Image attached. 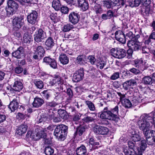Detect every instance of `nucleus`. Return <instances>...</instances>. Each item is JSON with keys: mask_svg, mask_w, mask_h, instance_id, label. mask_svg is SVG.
<instances>
[{"mask_svg": "<svg viewBox=\"0 0 155 155\" xmlns=\"http://www.w3.org/2000/svg\"><path fill=\"white\" fill-rule=\"evenodd\" d=\"M110 111H112V114H114L113 117L115 120L118 113V106H116L114 108L111 109Z\"/></svg>", "mask_w": 155, "mask_h": 155, "instance_id": "nucleus-47", "label": "nucleus"}, {"mask_svg": "<svg viewBox=\"0 0 155 155\" xmlns=\"http://www.w3.org/2000/svg\"><path fill=\"white\" fill-rule=\"evenodd\" d=\"M129 71L134 74H137L140 73V71L139 70L135 68H133L129 70Z\"/></svg>", "mask_w": 155, "mask_h": 155, "instance_id": "nucleus-62", "label": "nucleus"}, {"mask_svg": "<svg viewBox=\"0 0 155 155\" xmlns=\"http://www.w3.org/2000/svg\"><path fill=\"white\" fill-rule=\"evenodd\" d=\"M58 103L53 101L46 102V107L48 108L53 107L58 105Z\"/></svg>", "mask_w": 155, "mask_h": 155, "instance_id": "nucleus-43", "label": "nucleus"}, {"mask_svg": "<svg viewBox=\"0 0 155 155\" xmlns=\"http://www.w3.org/2000/svg\"><path fill=\"white\" fill-rule=\"evenodd\" d=\"M150 123L153 124L154 120L152 117L148 114H144L142 117V119L138 122L139 128L140 130L144 131L145 130H149L150 128Z\"/></svg>", "mask_w": 155, "mask_h": 155, "instance_id": "nucleus-1", "label": "nucleus"}, {"mask_svg": "<svg viewBox=\"0 0 155 155\" xmlns=\"http://www.w3.org/2000/svg\"><path fill=\"white\" fill-rule=\"evenodd\" d=\"M34 36L35 41L38 43L41 42L46 37L45 32L41 28L38 29V33Z\"/></svg>", "mask_w": 155, "mask_h": 155, "instance_id": "nucleus-9", "label": "nucleus"}, {"mask_svg": "<svg viewBox=\"0 0 155 155\" xmlns=\"http://www.w3.org/2000/svg\"><path fill=\"white\" fill-rule=\"evenodd\" d=\"M17 117L19 120L24 119L25 117V114L22 113H18L17 115Z\"/></svg>", "mask_w": 155, "mask_h": 155, "instance_id": "nucleus-59", "label": "nucleus"}, {"mask_svg": "<svg viewBox=\"0 0 155 155\" xmlns=\"http://www.w3.org/2000/svg\"><path fill=\"white\" fill-rule=\"evenodd\" d=\"M61 4L59 0H54L52 3V7L56 10H58L61 8Z\"/></svg>", "mask_w": 155, "mask_h": 155, "instance_id": "nucleus-33", "label": "nucleus"}, {"mask_svg": "<svg viewBox=\"0 0 155 155\" xmlns=\"http://www.w3.org/2000/svg\"><path fill=\"white\" fill-rule=\"evenodd\" d=\"M44 103V101L42 98L37 96L34 98L32 104L33 107L38 108L41 107Z\"/></svg>", "mask_w": 155, "mask_h": 155, "instance_id": "nucleus-15", "label": "nucleus"}, {"mask_svg": "<svg viewBox=\"0 0 155 155\" xmlns=\"http://www.w3.org/2000/svg\"><path fill=\"white\" fill-rule=\"evenodd\" d=\"M108 129L106 127L96 125L94 127V131L97 134H107L109 132Z\"/></svg>", "mask_w": 155, "mask_h": 155, "instance_id": "nucleus-8", "label": "nucleus"}, {"mask_svg": "<svg viewBox=\"0 0 155 155\" xmlns=\"http://www.w3.org/2000/svg\"><path fill=\"white\" fill-rule=\"evenodd\" d=\"M45 44L48 49L52 48L54 45V41L51 37H49L45 41Z\"/></svg>", "mask_w": 155, "mask_h": 155, "instance_id": "nucleus-25", "label": "nucleus"}, {"mask_svg": "<svg viewBox=\"0 0 155 155\" xmlns=\"http://www.w3.org/2000/svg\"><path fill=\"white\" fill-rule=\"evenodd\" d=\"M24 52V49L23 47H19L17 49L12 53V57L17 59L21 58V56H23Z\"/></svg>", "mask_w": 155, "mask_h": 155, "instance_id": "nucleus-14", "label": "nucleus"}, {"mask_svg": "<svg viewBox=\"0 0 155 155\" xmlns=\"http://www.w3.org/2000/svg\"><path fill=\"white\" fill-rule=\"evenodd\" d=\"M143 83L146 85H151L153 82V78L149 76H145L143 78Z\"/></svg>", "mask_w": 155, "mask_h": 155, "instance_id": "nucleus-27", "label": "nucleus"}, {"mask_svg": "<svg viewBox=\"0 0 155 155\" xmlns=\"http://www.w3.org/2000/svg\"><path fill=\"white\" fill-rule=\"evenodd\" d=\"M23 88L22 83L19 81L17 80L14 82L13 89L15 91H20Z\"/></svg>", "mask_w": 155, "mask_h": 155, "instance_id": "nucleus-23", "label": "nucleus"}, {"mask_svg": "<svg viewBox=\"0 0 155 155\" xmlns=\"http://www.w3.org/2000/svg\"><path fill=\"white\" fill-rule=\"evenodd\" d=\"M66 93L67 95L68 96V100H71L73 95L72 90L70 88H68L67 89Z\"/></svg>", "mask_w": 155, "mask_h": 155, "instance_id": "nucleus-53", "label": "nucleus"}, {"mask_svg": "<svg viewBox=\"0 0 155 155\" xmlns=\"http://www.w3.org/2000/svg\"><path fill=\"white\" fill-rule=\"evenodd\" d=\"M51 91L50 90H46L43 91L42 93L43 96L47 100H48L51 96Z\"/></svg>", "mask_w": 155, "mask_h": 155, "instance_id": "nucleus-39", "label": "nucleus"}, {"mask_svg": "<svg viewBox=\"0 0 155 155\" xmlns=\"http://www.w3.org/2000/svg\"><path fill=\"white\" fill-rule=\"evenodd\" d=\"M113 115L114 114H112V111L109 110L107 107H105L101 112L100 117V118L104 120L108 119L115 120Z\"/></svg>", "mask_w": 155, "mask_h": 155, "instance_id": "nucleus-6", "label": "nucleus"}, {"mask_svg": "<svg viewBox=\"0 0 155 155\" xmlns=\"http://www.w3.org/2000/svg\"><path fill=\"white\" fill-rule=\"evenodd\" d=\"M143 61L142 59H137L134 61V65L136 67H138L142 71L147 69L146 66V62L143 64Z\"/></svg>", "mask_w": 155, "mask_h": 155, "instance_id": "nucleus-13", "label": "nucleus"}, {"mask_svg": "<svg viewBox=\"0 0 155 155\" xmlns=\"http://www.w3.org/2000/svg\"><path fill=\"white\" fill-rule=\"evenodd\" d=\"M143 99L139 96H134L132 98L131 101V104L132 106H136L139 103L142 102Z\"/></svg>", "mask_w": 155, "mask_h": 155, "instance_id": "nucleus-26", "label": "nucleus"}, {"mask_svg": "<svg viewBox=\"0 0 155 155\" xmlns=\"http://www.w3.org/2000/svg\"><path fill=\"white\" fill-rule=\"evenodd\" d=\"M87 59L91 64L92 65L95 64L96 59L94 56L90 55L88 57Z\"/></svg>", "mask_w": 155, "mask_h": 155, "instance_id": "nucleus-54", "label": "nucleus"}, {"mask_svg": "<svg viewBox=\"0 0 155 155\" xmlns=\"http://www.w3.org/2000/svg\"><path fill=\"white\" fill-rule=\"evenodd\" d=\"M91 114L92 115L84 117L82 120L86 123H89L94 121L96 119L97 114L94 113Z\"/></svg>", "mask_w": 155, "mask_h": 155, "instance_id": "nucleus-19", "label": "nucleus"}, {"mask_svg": "<svg viewBox=\"0 0 155 155\" xmlns=\"http://www.w3.org/2000/svg\"><path fill=\"white\" fill-rule=\"evenodd\" d=\"M85 104L87 105L90 110L94 111L96 110L94 105L92 102L88 101H85Z\"/></svg>", "mask_w": 155, "mask_h": 155, "instance_id": "nucleus-41", "label": "nucleus"}, {"mask_svg": "<svg viewBox=\"0 0 155 155\" xmlns=\"http://www.w3.org/2000/svg\"><path fill=\"white\" fill-rule=\"evenodd\" d=\"M147 142L145 140H142L141 141L140 149L141 150L144 151L147 147Z\"/></svg>", "mask_w": 155, "mask_h": 155, "instance_id": "nucleus-48", "label": "nucleus"}, {"mask_svg": "<svg viewBox=\"0 0 155 155\" xmlns=\"http://www.w3.org/2000/svg\"><path fill=\"white\" fill-rule=\"evenodd\" d=\"M119 77V73L118 72H116L114 73L111 77L110 79L111 80H115Z\"/></svg>", "mask_w": 155, "mask_h": 155, "instance_id": "nucleus-61", "label": "nucleus"}, {"mask_svg": "<svg viewBox=\"0 0 155 155\" xmlns=\"http://www.w3.org/2000/svg\"><path fill=\"white\" fill-rule=\"evenodd\" d=\"M83 57V55L78 56L77 58V62L80 64H84L85 61Z\"/></svg>", "mask_w": 155, "mask_h": 155, "instance_id": "nucleus-49", "label": "nucleus"}, {"mask_svg": "<svg viewBox=\"0 0 155 155\" xmlns=\"http://www.w3.org/2000/svg\"><path fill=\"white\" fill-rule=\"evenodd\" d=\"M80 18L79 15L74 12H71L69 15V21L74 25H75L78 22Z\"/></svg>", "mask_w": 155, "mask_h": 155, "instance_id": "nucleus-10", "label": "nucleus"}, {"mask_svg": "<svg viewBox=\"0 0 155 155\" xmlns=\"http://www.w3.org/2000/svg\"><path fill=\"white\" fill-rule=\"evenodd\" d=\"M129 86H134L137 85V82L135 80L130 79L127 81Z\"/></svg>", "mask_w": 155, "mask_h": 155, "instance_id": "nucleus-55", "label": "nucleus"}, {"mask_svg": "<svg viewBox=\"0 0 155 155\" xmlns=\"http://www.w3.org/2000/svg\"><path fill=\"white\" fill-rule=\"evenodd\" d=\"M45 128L38 127L35 129V131L32 132L31 134V137L34 140H37L41 138H45L47 134L45 132Z\"/></svg>", "mask_w": 155, "mask_h": 155, "instance_id": "nucleus-3", "label": "nucleus"}, {"mask_svg": "<svg viewBox=\"0 0 155 155\" xmlns=\"http://www.w3.org/2000/svg\"><path fill=\"white\" fill-rule=\"evenodd\" d=\"M15 72L18 74L21 73L23 71V68L20 67H16L15 69Z\"/></svg>", "mask_w": 155, "mask_h": 155, "instance_id": "nucleus-63", "label": "nucleus"}, {"mask_svg": "<svg viewBox=\"0 0 155 155\" xmlns=\"http://www.w3.org/2000/svg\"><path fill=\"white\" fill-rule=\"evenodd\" d=\"M5 10L6 12L7 15L8 16L12 15L15 11L11 8H10L8 5V7L6 8Z\"/></svg>", "mask_w": 155, "mask_h": 155, "instance_id": "nucleus-46", "label": "nucleus"}, {"mask_svg": "<svg viewBox=\"0 0 155 155\" xmlns=\"http://www.w3.org/2000/svg\"><path fill=\"white\" fill-rule=\"evenodd\" d=\"M126 36L128 37L130 39L133 40L135 36V35L133 34L131 31H129L126 34Z\"/></svg>", "mask_w": 155, "mask_h": 155, "instance_id": "nucleus-64", "label": "nucleus"}, {"mask_svg": "<svg viewBox=\"0 0 155 155\" xmlns=\"http://www.w3.org/2000/svg\"><path fill=\"white\" fill-rule=\"evenodd\" d=\"M24 18L23 16L16 17L13 20V29L18 31L24 24Z\"/></svg>", "mask_w": 155, "mask_h": 155, "instance_id": "nucleus-5", "label": "nucleus"}, {"mask_svg": "<svg viewBox=\"0 0 155 155\" xmlns=\"http://www.w3.org/2000/svg\"><path fill=\"white\" fill-rule=\"evenodd\" d=\"M115 35V38L117 40L123 44L125 43L126 41L125 36L122 31L119 30L116 31Z\"/></svg>", "mask_w": 155, "mask_h": 155, "instance_id": "nucleus-12", "label": "nucleus"}, {"mask_svg": "<svg viewBox=\"0 0 155 155\" xmlns=\"http://www.w3.org/2000/svg\"><path fill=\"white\" fill-rule=\"evenodd\" d=\"M78 4L83 11H85L88 8V4L85 0H78Z\"/></svg>", "mask_w": 155, "mask_h": 155, "instance_id": "nucleus-18", "label": "nucleus"}, {"mask_svg": "<svg viewBox=\"0 0 155 155\" xmlns=\"http://www.w3.org/2000/svg\"><path fill=\"white\" fill-rule=\"evenodd\" d=\"M111 3L115 6H123L125 5L126 0H110Z\"/></svg>", "mask_w": 155, "mask_h": 155, "instance_id": "nucleus-28", "label": "nucleus"}, {"mask_svg": "<svg viewBox=\"0 0 155 155\" xmlns=\"http://www.w3.org/2000/svg\"><path fill=\"white\" fill-rule=\"evenodd\" d=\"M43 61L49 64L51 67L54 69H55L57 67L56 62L54 59L46 57L44 58Z\"/></svg>", "mask_w": 155, "mask_h": 155, "instance_id": "nucleus-16", "label": "nucleus"}, {"mask_svg": "<svg viewBox=\"0 0 155 155\" xmlns=\"http://www.w3.org/2000/svg\"><path fill=\"white\" fill-rule=\"evenodd\" d=\"M89 143L90 144L89 148L91 150L97 149L98 147L97 146L100 145V143L95 142L93 138H91L90 139Z\"/></svg>", "mask_w": 155, "mask_h": 155, "instance_id": "nucleus-21", "label": "nucleus"}, {"mask_svg": "<svg viewBox=\"0 0 155 155\" xmlns=\"http://www.w3.org/2000/svg\"><path fill=\"white\" fill-rule=\"evenodd\" d=\"M121 103L126 108H130L132 106L131 101L128 99L122 100Z\"/></svg>", "mask_w": 155, "mask_h": 155, "instance_id": "nucleus-38", "label": "nucleus"}, {"mask_svg": "<svg viewBox=\"0 0 155 155\" xmlns=\"http://www.w3.org/2000/svg\"><path fill=\"white\" fill-rule=\"evenodd\" d=\"M74 28L73 25L70 24H68L64 25L63 31L64 32L69 31L72 29Z\"/></svg>", "mask_w": 155, "mask_h": 155, "instance_id": "nucleus-45", "label": "nucleus"}, {"mask_svg": "<svg viewBox=\"0 0 155 155\" xmlns=\"http://www.w3.org/2000/svg\"><path fill=\"white\" fill-rule=\"evenodd\" d=\"M137 42L134 40H130L127 43V46L130 48H131L134 46Z\"/></svg>", "mask_w": 155, "mask_h": 155, "instance_id": "nucleus-57", "label": "nucleus"}, {"mask_svg": "<svg viewBox=\"0 0 155 155\" xmlns=\"http://www.w3.org/2000/svg\"><path fill=\"white\" fill-rule=\"evenodd\" d=\"M31 36L29 35L28 32H26L24 34L23 40L24 43H29L31 40Z\"/></svg>", "mask_w": 155, "mask_h": 155, "instance_id": "nucleus-34", "label": "nucleus"}, {"mask_svg": "<svg viewBox=\"0 0 155 155\" xmlns=\"http://www.w3.org/2000/svg\"><path fill=\"white\" fill-rule=\"evenodd\" d=\"M18 107V101L16 99H14L8 105L9 108L12 112L14 111L17 110Z\"/></svg>", "mask_w": 155, "mask_h": 155, "instance_id": "nucleus-17", "label": "nucleus"}, {"mask_svg": "<svg viewBox=\"0 0 155 155\" xmlns=\"http://www.w3.org/2000/svg\"><path fill=\"white\" fill-rule=\"evenodd\" d=\"M65 1L68 5L70 6L74 5L76 4L75 1L73 0H65Z\"/></svg>", "mask_w": 155, "mask_h": 155, "instance_id": "nucleus-60", "label": "nucleus"}, {"mask_svg": "<svg viewBox=\"0 0 155 155\" xmlns=\"http://www.w3.org/2000/svg\"><path fill=\"white\" fill-rule=\"evenodd\" d=\"M145 137H146L145 140L147 143L150 145H153L155 143V140H154L153 138H152L150 136H148L144 133H143Z\"/></svg>", "mask_w": 155, "mask_h": 155, "instance_id": "nucleus-31", "label": "nucleus"}, {"mask_svg": "<svg viewBox=\"0 0 155 155\" xmlns=\"http://www.w3.org/2000/svg\"><path fill=\"white\" fill-rule=\"evenodd\" d=\"M45 152L46 155H51L54 152V149L50 147H46Z\"/></svg>", "mask_w": 155, "mask_h": 155, "instance_id": "nucleus-44", "label": "nucleus"}, {"mask_svg": "<svg viewBox=\"0 0 155 155\" xmlns=\"http://www.w3.org/2000/svg\"><path fill=\"white\" fill-rule=\"evenodd\" d=\"M94 10L97 14H101L102 12L103 11L102 8L99 5H95L94 7Z\"/></svg>", "mask_w": 155, "mask_h": 155, "instance_id": "nucleus-51", "label": "nucleus"}, {"mask_svg": "<svg viewBox=\"0 0 155 155\" xmlns=\"http://www.w3.org/2000/svg\"><path fill=\"white\" fill-rule=\"evenodd\" d=\"M84 71L83 69H80L74 73L73 76V81L74 82H78L83 78Z\"/></svg>", "mask_w": 155, "mask_h": 155, "instance_id": "nucleus-11", "label": "nucleus"}, {"mask_svg": "<svg viewBox=\"0 0 155 155\" xmlns=\"http://www.w3.org/2000/svg\"><path fill=\"white\" fill-rule=\"evenodd\" d=\"M48 117L50 119H53L56 116L55 113L52 110H49L48 113Z\"/></svg>", "mask_w": 155, "mask_h": 155, "instance_id": "nucleus-52", "label": "nucleus"}, {"mask_svg": "<svg viewBox=\"0 0 155 155\" xmlns=\"http://www.w3.org/2000/svg\"><path fill=\"white\" fill-rule=\"evenodd\" d=\"M85 128L84 127L79 126L76 128V130L75 133V135L78 134L79 136L81 135L85 131Z\"/></svg>", "mask_w": 155, "mask_h": 155, "instance_id": "nucleus-36", "label": "nucleus"}, {"mask_svg": "<svg viewBox=\"0 0 155 155\" xmlns=\"http://www.w3.org/2000/svg\"><path fill=\"white\" fill-rule=\"evenodd\" d=\"M143 133H144L148 136L152 137L153 138L154 140H155V131L153 130H148L144 131Z\"/></svg>", "mask_w": 155, "mask_h": 155, "instance_id": "nucleus-42", "label": "nucleus"}, {"mask_svg": "<svg viewBox=\"0 0 155 155\" xmlns=\"http://www.w3.org/2000/svg\"><path fill=\"white\" fill-rule=\"evenodd\" d=\"M103 6L107 8H113L115 6L112 3H111V2H110L108 0H104L102 1Z\"/></svg>", "mask_w": 155, "mask_h": 155, "instance_id": "nucleus-35", "label": "nucleus"}, {"mask_svg": "<svg viewBox=\"0 0 155 155\" xmlns=\"http://www.w3.org/2000/svg\"><path fill=\"white\" fill-rule=\"evenodd\" d=\"M7 4L10 8H11L15 10H16L18 7V5L17 3L13 0H8Z\"/></svg>", "mask_w": 155, "mask_h": 155, "instance_id": "nucleus-30", "label": "nucleus"}, {"mask_svg": "<svg viewBox=\"0 0 155 155\" xmlns=\"http://www.w3.org/2000/svg\"><path fill=\"white\" fill-rule=\"evenodd\" d=\"M45 51L42 46H37L36 48L35 53L38 54L41 57H43L45 53Z\"/></svg>", "mask_w": 155, "mask_h": 155, "instance_id": "nucleus-29", "label": "nucleus"}, {"mask_svg": "<svg viewBox=\"0 0 155 155\" xmlns=\"http://www.w3.org/2000/svg\"><path fill=\"white\" fill-rule=\"evenodd\" d=\"M81 115L80 114L76 113L73 116V120L74 121H77L79 120L80 119Z\"/></svg>", "mask_w": 155, "mask_h": 155, "instance_id": "nucleus-56", "label": "nucleus"}, {"mask_svg": "<svg viewBox=\"0 0 155 155\" xmlns=\"http://www.w3.org/2000/svg\"><path fill=\"white\" fill-rule=\"evenodd\" d=\"M123 151L125 155H137L136 152L133 149H130L127 147L124 148Z\"/></svg>", "mask_w": 155, "mask_h": 155, "instance_id": "nucleus-32", "label": "nucleus"}, {"mask_svg": "<svg viewBox=\"0 0 155 155\" xmlns=\"http://www.w3.org/2000/svg\"><path fill=\"white\" fill-rule=\"evenodd\" d=\"M68 130V127L61 124L57 126L54 132V135L59 140H63L65 139Z\"/></svg>", "mask_w": 155, "mask_h": 155, "instance_id": "nucleus-2", "label": "nucleus"}, {"mask_svg": "<svg viewBox=\"0 0 155 155\" xmlns=\"http://www.w3.org/2000/svg\"><path fill=\"white\" fill-rule=\"evenodd\" d=\"M28 126L25 124H23L20 125L18 128L16 133L19 135H22L27 131Z\"/></svg>", "mask_w": 155, "mask_h": 155, "instance_id": "nucleus-22", "label": "nucleus"}, {"mask_svg": "<svg viewBox=\"0 0 155 155\" xmlns=\"http://www.w3.org/2000/svg\"><path fill=\"white\" fill-rule=\"evenodd\" d=\"M61 8V12L64 14H67L69 11V8L66 6H63Z\"/></svg>", "mask_w": 155, "mask_h": 155, "instance_id": "nucleus-58", "label": "nucleus"}, {"mask_svg": "<svg viewBox=\"0 0 155 155\" xmlns=\"http://www.w3.org/2000/svg\"><path fill=\"white\" fill-rule=\"evenodd\" d=\"M58 113L61 118L66 119L67 118V114L65 110L61 109H59L58 111Z\"/></svg>", "mask_w": 155, "mask_h": 155, "instance_id": "nucleus-40", "label": "nucleus"}, {"mask_svg": "<svg viewBox=\"0 0 155 155\" xmlns=\"http://www.w3.org/2000/svg\"><path fill=\"white\" fill-rule=\"evenodd\" d=\"M38 13L35 10L32 11L27 16L28 21L30 24L35 25L38 22Z\"/></svg>", "mask_w": 155, "mask_h": 155, "instance_id": "nucleus-7", "label": "nucleus"}, {"mask_svg": "<svg viewBox=\"0 0 155 155\" xmlns=\"http://www.w3.org/2000/svg\"><path fill=\"white\" fill-rule=\"evenodd\" d=\"M59 59L61 63L63 64H66L69 62V58L65 54H61L60 55Z\"/></svg>", "mask_w": 155, "mask_h": 155, "instance_id": "nucleus-24", "label": "nucleus"}, {"mask_svg": "<svg viewBox=\"0 0 155 155\" xmlns=\"http://www.w3.org/2000/svg\"><path fill=\"white\" fill-rule=\"evenodd\" d=\"M132 140L134 142L139 141L140 140V136L137 134H132L131 136Z\"/></svg>", "mask_w": 155, "mask_h": 155, "instance_id": "nucleus-50", "label": "nucleus"}, {"mask_svg": "<svg viewBox=\"0 0 155 155\" xmlns=\"http://www.w3.org/2000/svg\"><path fill=\"white\" fill-rule=\"evenodd\" d=\"M34 83L37 87L40 89L44 87V84L42 81L41 80H35Z\"/></svg>", "mask_w": 155, "mask_h": 155, "instance_id": "nucleus-37", "label": "nucleus"}, {"mask_svg": "<svg viewBox=\"0 0 155 155\" xmlns=\"http://www.w3.org/2000/svg\"><path fill=\"white\" fill-rule=\"evenodd\" d=\"M76 154L77 155H86L87 154V150L86 147L82 145L77 148L76 150Z\"/></svg>", "mask_w": 155, "mask_h": 155, "instance_id": "nucleus-20", "label": "nucleus"}, {"mask_svg": "<svg viewBox=\"0 0 155 155\" xmlns=\"http://www.w3.org/2000/svg\"><path fill=\"white\" fill-rule=\"evenodd\" d=\"M111 53L113 56L119 59L123 58L127 54V52L124 49L120 48L116 49L112 48L111 50Z\"/></svg>", "mask_w": 155, "mask_h": 155, "instance_id": "nucleus-4", "label": "nucleus"}]
</instances>
